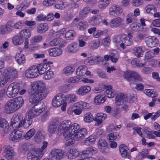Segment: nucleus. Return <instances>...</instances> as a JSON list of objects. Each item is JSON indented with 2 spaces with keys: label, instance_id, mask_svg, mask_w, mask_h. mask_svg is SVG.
<instances>
[{
  "label": "nucleus",
  "instance_id": "nucleus-1",
  "mask_svg": "<svg viewBox=\"0 0 160 160\" xmlns=\"http://www.w3.org/2000/svg\"><path fill=\"white\" fill-rule=\"evenodd\" d=\"M32 93L29 100L31 103L35 104L44 98L48 93L45 83L42 81H36L32 85Z\"/></svg>",
  "mask_w": 160,
  "mask_h": 160
},
{
  "label": "nucleus",
  "instance_id": "nucleus-2",
  "mask_svg": "<svg viewBox=\"0 0 160 160\" xmlns=\"http://www.w3.org/2000/svg\"><path fill=\"white\" fill-rule=\"evenodd\" d=\"M69 131L65 134L67 137L74 136L76 141H80L83 139L87 134V130L86 128H80V126L76 123L69 125L68 127Z\"/></svg>",
  "mask_w": 160,
  "mask_h": 160
},
{
  "label": "nucleus",
  "instance_id": "nucleus-3",
  "mask_svg": "<svg viewBox=\"0 0 160 160\" xmlns=\"http://www.w3.org/2000/svg\"><path fill=\"white\" fill-rule=\"evenodd\" d=\"M72 124L71 122L69 120H65L61 122L58 127V131L60 134H62L64 138L66 139L65 144L67 146H70L75 143L76 139H74V136L67 137L65 136L66 133L69 131L68 127Z\"/></svg>",
  "mask_w": 160,
  "mask_h": 160
},
{
  "label": "nucleus",
  "instance_id": "nucleus-4",
  "mask_svg": "<svg viewBox=\"0 0 160 160\" xmlns=\"http://www.w3.org/2000/svg\"><path fill=\"white\" fill-rule=\"evenodd\" d=\"M48 143L44 142L41 148L37 150H31L27 155L28 160H40L45 152V148H47Z\"/></svg>",
  "mask_w": 160,
  "mask_h": 160
},
{
  "label": "nucleus",
  "instance_id": "nucleus-5",
  "mask_svg": "<svg viewBox=\"0 0 160 160\" xmlns=\"http://www.w3.org/2000/svg\"><path fill=\"white\" fill-rule=\"evenodd\" d=\"M114 42L117 43H121L120 46L123 49L126 48L127 46H130L131 41L127 35L122 34L115 35L113 38Z\"/></svg>",
  "mask_w": 160,
  "mask_h": 160
},
{
  "label": "nucleus",
  "instance_id": "nucleus-6",
  "mask_svg": "<svg viewBox=\"0 0 160 160\" xmlns=\"http://www.w3.org/2000/svg\"><path fill=\"white\" fill-rule=\"evenodd\" d=\"M125 78L130 83H136L142 80V78L139 74L133 71H126L124 73Z\"/></svg>",
  "mask_w": 160,
  "mask_h": 160
},
{
  "label": "nucleus",
  "instance_id": "nucleus-7",
  "mask_svg": "<svg viewBox=\"0 0 160 160\" xmlns=\"http://www.w3.org/2000/svg\"><path fill=\"white\" fill-rule=\"evenodd\" d=\"M20 84L16 82L12 83L8 86L6 91L8 97L11 98L15 97L20 90Z\"/></svg>",
  "mask_w": 160,
  "mask_h": 160
},
{
  "label": "nucleus",
  "instance_id": "nucleus-8",
  "mask_svg": "<svg viewBox=\"0 0 160 160\" xmlns=\"http://www.w3.org/2000/svg\"><path fill=\"white\" fill-rule=\"evenodd\" d=\"M127 100V96L123 93H119L118 94L115 98V103L118 106L121 105L120 108L123 110H126L129 109V105L126 103L122 104L123 102H126Z\"/></svg>",
  "mask_w": 160,
  "mask_h": 160
},
{
  "label": "nucleus",
  "instance_id": "nucleus-9",
  "mask_svg": "<svg viewBox=\"0 0 160 160\" xmlns=\"http://www.w3.org/2000/svg\"><path fill=\"white\" fill-rule=\"evenodd\" d=\"M3 74L8 81H12L17 77L18 71L15 69L8 67L4 69Z\"/></svg>",
  "mask_w": 160,
  "mask_h": 160
},
{
  "label": "nucleus",
  "instance_id": "nucleus-10",
  "mask_svg": "<svg viewBox=\"0 0 160 160\" xmlns=\"http://www.w3.org/2000/svg\"><path fill=\"white\" fill-rule=\"evenodd\" d=\"M123 11L122 8L120 6L113 4L109 8V14L111 17L118 16L122 14Z\"/></svg>",
  "mask_w": 160,
  "mask_h": 160
},
{
  "label": "nucleus",
  "instance_id": "nucleus-11",
  "mask_svg": "<svg viewBox=\"0 0 160 160\" xmlns=\"http://www.w3.org/2000/svg\"><path fill=\"white\" fill-rule=\"evenodd\" d=\"M51 62H48L45 63H43L38 64L36 66L37 69L38 74L42 75L45 72L49 70L50 69V64H52Z\"/></svg>",
  "mask_w": 160,
  "mask_h": 160
},
{
  "label": "nucleus",
  "instance_id": "nucleus-12",
  "mask_svg": "<svg viewBox=\"0 0 160 160\" xmlns=\"http://www.w3.org/2000/svg\"><path fill=\"white\" fill-rule=\"evenodd\" d=\"M9 123L4 118H1L0 114V132L2 136L5 135L8 131Z\"/></svg>",
  "mask_w": 160,
  "mask_h": 160
},
{
  "label": "nucleus",
  "instance_id": "nucleus-13",
  "mask_svg": "<svg viewBox=\"0 0 160 160\" xmlns=\"http://www.w3.org/2000/svg\"><path fill=\"white\" fill-rule=\"evenodd\" d=\"M73 110H82L90 109L91 105L90 104L83 102H79L74 103L72 106Z\"/></svg>",
  "mask_w": 160,
  "mask_h": 160
},
{
  "label": "nucleus",
  "instance_id": "nucleus-14",
  "mask_svg": "<svg viewBox=\"0 0 160 160\" xmlns=\"http://www.w3.org/2000/svg\"><path fill=\"white\" fill-rule=\"evenodd\" d=\"M36 68V66L35 65L31 66L25 71V76L30 78H34L37 77L38 74Z\"/></svg>",
  "mask_w": 160,
  "mask_h": 160
},
{
  "label": "nucleus",
  "instance_id": "nucleus-15",
  "mask_svg": "<svg viewBox=\"0 0 160 160\" xmlns=\"http://www.w3.org/2000/svg\"><path fill=\"white\" fill-rule=\"evenodd\" d=\"M124 24V20L119 17H116L112 19L109 23L110 27L112 28H116Z\"/></svg>",
  "mask_w": 160,
  "mask_h": 160
},
{
  "label": "nucleus",
  "instance_id": "nucleus-16",
  "mask_svg": "<svg viewBox=\"0 0 160 160\" xmlns=\"http://www.w3.org/2000/svg\"><path fill=\"white\" fill-rule=\"evenodd\" d=\"M64 152L59 149H53L51 152L52 158L53 160H60L62 158Z\"/></svg>",
  "mask_w": 160,
  "mask_h": 160
},
{
  "label": "nucleus",
  "instance_id": "nucleus-17",
  "mask_svg": "<svg viewBox=\"0 0 160 160\" xmlns=\"http://www.w3.org/2000/svg\"><path fill=\"white\" fill-rule=\"evenodd\" d=\"M145 41L147 45L150 48L156 47L158 44V39L154 36H149L146 38Z\"/></svg>",
  "mask_w": 160,
  "mask_h": 160
},
{
  "label": "nucleus",
  "instance_id": "nucleus-18",
  "mask_svg": "<svg viewBox=\"0 0 160 160\" xmlns=\"http://www.w3.org/2000/svg\"><path fill=\"white\" fill-rule=\"evenodd\" d=\"M22 135V131L19 130L14 129L10 135V139L12 142H18L20 140Z\"/></svg>",
  "mask_w": 160,
  "mask_h": 160
},
{
  "label": "nucleus",
  "instance_id": "nucleus-19",
  "mask_svg": "<svg viewBox=\"0 0 160 160\" xmlns=\"http://www.w3.org/2000/svg\"><path fill=\"white\" fill-rule=\"evenodd\" d=\"M4 148L5 158L8 160L12 159L14 155L13 148L9 145H6Z\"/></svg>",
  "mask_w": 160,
  "mask_h": 160
},
{
  "label": "nucleus",
  "instance_id": "nucleus-20",
  "mask_svg": "<svg viewBox=\"0 0 160 160\" xmlns=\"http://www.w3.org/2000/svg\"><path fill=\"white\" fill-rule=\"evenodd\" d=\"M128 148L125 144H122L119 147V150L122 157L125 158H130L131 156L129 152Z\"/></svg>",
  "mask_w": 160,
  "mask_h": 160
},
{
  "label": "nucleus",
  "instance_id": "nucleus-21",
  "mask_svg": "<svg viewBox=\"0 0 160 160\" xmlns=\"http://www.w3.org/2000/svg\"><path fill=\"white\" fill-rule=\"evenodd\" d=\"M54 97H55V99L58 100L62 105V110H66V108L67 106V102H65L64 95L62 93H59L57 94Z\"/></svg>",
  "mask_w": 160,
  "mask_h": 160
},
{
  "label": "nucleus",
  "instance_id": "nucleus-22",
  "mask_svg": "<svg viewBox=\"0 0 160 160\" xmlns=\"http://www.w3.org/2000/svg\"><path fill=\"white\" fill-rule=\"evenodd\" d=\"M107 117V115L105 113H98L95 115L94 120L97 122V124L98 125L102 123Z\"/></svg>",
  "mask_w": 160,
  "mask_h": 160
},
{
  "label": "nucleus",
  "instance_id": "nucleus-23",
  "mask_svg": "<svg viewBox=\"0 0 160 160\" xmlns=\"http://www.w3.org/2000/svg\"><path fill=\"white\" fill-rule=\"evenodd\" d=\"M15 59L19 65H23L25 63L26 58L25 56L20 51L15 57Z\"/></svg>",
  "mask_w": 160,
  "mask_h": 160
},
{
  "label": "nucleus",
  "instance_id": "nucleus-24",
  "mask_svg": "<svg viewBox=\"0 0 160 160\" xmlns=\"http://www.w3.org/2000/svg\"><path fill=\"white\" fill-rule=\"evenodd\" d=\"M58 123L59 122L58 120H53L48 126V132L51 134H53L57 129Z\"/></svg>",
  "mask_w": 160,
  "mask_h": 160
},
{
  "label": "nucleus",
  "instance_id": "nucleus-25",
  "mask_svg": "<svg viewBox=\"0 0 160 160\" xmlns=\"http://www.w3.org/2000/svg\"><path fill=\"white\" fill-rule=\"evenodd\" d=\"M91 87L88 85L81 87L76 91V93L79 95H83L87 94L91 90Z\"/></svg>",
  "mask_w": 160,
  "mask_h": 160
},
{
  "label": "nucleus",
  "instance_id": "nucleus-26",
  "mask_svg": "<svg viewBox=\"0 0 160 160\" xmlns=\"http://www.w3.org/2000/svg\"><path fill=\"white\" fill-rule=\"evenodd\" d=\"M98 145L100 151L102 152H105L106 150L108 149V145L105 139H100L98 142Z\"/></svg>",
  "mask_w": 160,
  "mask_h": 160
},
{
  "label": "nucleus",
  "instance_id": "nucleus-27",
  "mask_svg": "<svg viewBox=\"0 0 160 160\" xmlns=\"http://www.w3.org/2000/svg\"><path fill=\"white\" fill-rule=\"evenodd\" d=\"M102 17L101 15H98L90 18L89 19V22L93 26L98 25L102 21Z\"/></svg>",
  "mask_w": 160,
  "mask_h": 160
},
{
  "label": "nucleus",
  "instance_id": "nucleus-28",
  "mask_svg": "<svg viewBox=\"0 0 160 160\" xmlns=\"http://www.w3.org/2000/svg\"><path fill=\"white\" fill-rule=\"evenodd\" d=\"M49 55L51 56L57 57L62 53V50L59 48H53L48 50Z\"/></svg>",
  "mask_w": 160,
  "mask_h": 160
},
{
  "label": "nucleus",
  "instance_id": "nucleus-29",
  "mask_svg": "<svg viewBox=\"0 0 160 160\" xmlns=\"http://www.w3.org/2000/svg\"><path fill=\"white\" fill-rule=\"evenodd\" d=\"M79 151L74 148L69 150L67 152V156L68 158L72 159L78 157L79 155Z\"/></svg>",
  "mask_w": 160,
  "mask_h": 160
},
{
  "label": "nucleus",
  "instance_id": "nucleus-30",
  "mask_svg": "<svg viewBox=\"0 0 160 160\" xmlns=\"http://www.w3.org/2000/svg\"><path fill=\"white\" fill-rule=\"evenodd\" d=\"M48 27L46 23H41L39 24L37 27V31L38 33L41 34L45 32L48 29Z\"/></svg>",
  "mask_w": 160,
  "mask_h": 160
},
{
  "label": "nucleus",
  "instance_id": "nucleus-31",
  "mask_svg": "<svg viewBox=\"0 0 160 160\" xmlns=\"http://www.w3.org/2000/svg\"><path fill=\"white\" fill-rule=\"evenodd\" d=\"M12 42L14 45L18 46L23 43L24 39L20 35H18L15 36L12 38Z\"/></svg>",
  "mask_w": 160,
  "mask_h": 160
},
{
  "label": "nucleus",
  "instance_id": "nucleus-32",
  "mask_svg": "<svg viewBox=\"0 0 160 160\" xmlns=\"http://www.w3.org/2000/svg\"><path fill=\"white\" fill-rule=\"evenodd\" d=\"M16 106L13 99H11L5 105V110H17Z\"/></svg>",
  "mask_w": 160,
  "mask_h": 160
},
{
  "label": "nucleus",
  "instance_id": "nucleus-33",
  "mask_svg": "<svg viewBox=\"0 0 160 160\" xmlns=\"http://www.w3.org/2000/svg\"><path fill=\"white\" fill-rule=\"evenodd\" d=\"M67 49L69 52L74 53L78 51L79 50V47L76 43L72 42L68 46Z\"/></svg>",
  "mask_w": 160,
  "mask_h": 160
},
{
  "label": "nucleus",
  "instance_id": "nucleus-34",
  "mask_svg": "<svg viewBox=\"0 0 160 160\" xmlns=\"http://www.w3.org/2000/svg\"><path fill=\"white\" fill-rule=\"evenodd\" d=\"M111 3V0H100L98 1V8L102 10L105 9Z\"/></svg>",
  "mask_w": 160,
  "mask_h": 160
},
{
  "label": "nucleus",
  "instance_id": "nucleus-35",
  "mask_svg": "<svg viewBox=\"0 0 160 160\" xmlns=\"http://www.w3.org/2000/svg\"><path fill=\"white\" fill-rule=\"evenodd\" d=\"M107 88L105 91V95L110 98L114 97L116 92L112 88V86H107Z\"/></svg>",
  "mask_w": 160,
  "mask_h": 160
},
{
  "label": "nucleus",
  "instance_id": "nucleus-36",
  "mask_svg": "<svg viewBox=\"0 0 160 160\" xmlns=\"http://www.w3.org/2000/svg\"><path fill=\"white\" fill-rule=\"evenodd\" d=\"M31 31L29 29H24L22 30L20 33V35L24 39H28L31 35Z\"/></svg>",
  "mask_w": 160,
  "mask_h": 160
},
{
  "label": "nucleus",
  "instance_id": "nucleus-37",
  "mask_svg": "<svg viewBox=\"0 0 160 160\" xmlns=\"http://www.w3.org/2000/svg\"><path fill=\"white\" fill-rule=\"evenodd\" d=\"M75 70L74 68L72 66H67L64 68L62 71L63 74L69 75L72 74Z\"/></svg>",
  "mask_w": 160,
  "mask_h": 160
},
{
  "label": "nucleus",
  "instance_id": "nucleus-38",
  "mask_svg": "<svg viewBox=\"0 0 160 160\" xmlns=\"http://www.w3.org/2000/svg\"><path fill=\"white\" fill-rule=\"evenodd\" d=\"M133 52L134 55L138 58L142 57L143 54V51L142 48L139 46L134 48L133 49Z\"/></svg>",
  "mask_w": 160,
  "mask_h": 160
},
{
  "label": "nucleus",
  "instance_id": "nucleus-39",
  "mask_svg": "<svg viewBox=\"0 0 160 160\" xmlns=\"http://www.w3.org/2000/svg\"><path fill=\"white\" fill-rule=\"evenodd\" d=\"M41 111H29L26 114V116L29 118L32 119L35 117L39 115L41 113Z\"/></svg>",
  "mask_w": 160,
  "mask_h": 160
},
{
  "label": "nucleus",
  "instance_id": "nucleus-40",
  "mask_svg": "<svg viewBox=\"0 0 160 160\" xmlns=\"http://www.w3.org/2000/svg\"><path fill=\"white\" fill-rule=\"evenodd\" d=\"M86 70V67L85 65L79 66L76 70V73L77 75L79 76H82L85 74V70Z\"/></svg>",
  "mask_w": 160,
  "mask_h": 160
},
{
  "label": "nucleus",
  "instance_id": "nucleus-41",
  "mask_svg": "<svg viewBox=\"0 0 160 160\" xmlns=\"http://www.w3.org/2000/svg\"><path fill=\"white\" fill-rule=\"evenodd\" d=\"M16 105V109H19L23 103V100L21 97H18L13 99Z\"/></svg>",
  "mask_w": 160,
  "mask_h": 160
},
{
  "label": "nucleus",
  "instance_id": "nucleus-42",
  "mask_svg": "<svg viewBox=\"0 0 160 160\" xmlns=\"http://www.w3.org/2000/svg\"><path fill=\"white\" fill-rule=\"evenodd\" d=\"M65 101L67 103H72L76 101L77 98L75 95L73 94H68L64 96Z\"/></svg>",
  "mask_w": 160,
  "mask_h": 160
},
{
  "label": "nucleus",
  "instance_id": "nucleus-43",
  "mask_svg": "<svg viewBox=\"0 0 160 160\" xmlns=\"http://www.w3.org/2000/svg\"><path fill=\"white\" fill-rule=\"evenodd\" d=\"M96 141V138L94 135H91L86 138L84 140V143L87 146L93 144Z\"/></svg>",
  "mask_w": 160,
  "mask_h": 160
},
{
  "label": "nucleus",
  "instance_id": "nucleus-44",
  "mask_svg": "<svg viewBox=\"0 0 160 160\" xmlns=\"http://www.w3.org/2000/svg\"><path fill=\"white\" fill-rule=\"evenodd\" d=\"M44 135L42 134L41 132L38 131L34 136V141L37 143H39L44 138Z\"/></svg>",
  "mask_w": 160,
  "mask_h": 160
},
{
  "label": "nucleus",
  "instance_id": "nucleus-45",
  "mask_svg": "<svg viewBox=\"0 0 160 160\" xmlns=\"http://www.w3.org/2000/svg\"><path fill=\"white\" fill-rule=\"evenodd\" d=\"M149 153V151L148 149H145L144 151L138 153L136 156V158L138 160H141L146 157Z\"/></svg>",
  "mask_w": 160,
  "mask_h": 160
},
{
  "label": "nucleus",
  "instance_id": "nucleus-46",
  "mask_svg": "<svg viewBox=\"0 0 160 160\" xmlns=\"http://www.w3.org/2000/svg\"><path fill=\"white\" fill-rule=\"evenodd\" d=\"M90 8L88 7H86L80 12L79 16L82 18H84L87 16V14L90 12Z\"/></svg>",
  "mask_w": 160,
  "mask_h": 160
},
{
  "label": "nucleus",
  "instance_id": "nucleus-47",
  "mask_svg": "<svg viewBox=\"0 0 160 160\" xmlns=\"http://www.w3.org/2000/svg\"><path fill=\"white\" fill-rule=\"evenodd\" d=\"M75 35L76 32L74 31L70 30L66 33L65 37L68 40H71L73 39Z\"/></svg>",
  "mask_w": 160,
  "mask_h": 160
},
{
  "label": "nucleus",
  "instance_id": "nucleus-48",
  "mask_svg": "<svg viewBox=\"0 0 160 160\" xmlns=\"http://www.w3.org/2000/svg\"><path fill=\"white\" fill-rule=\"evenodd\" d=\"M144 93L148 96L152 98L157 96L158 93L153 89H147L144 90Z\"/></svg>",
  "mask_w": 160,
  "mask_h": 160
},
{
  "label": "nucleus",
  "instance_id": "nucleus-49",
  "mask_svg": "<svg viewBox=\"0 0 160 160\" xmlns=\"http://www.w3.org/2000/svg\"><path fill=\"white\" fill-rule=\"evenodd\" d=\"M23 116L21 114H14L11 118V123H15V122H18L22 121Z\"/></svg>",
  "mask_w": 160,
  "mask_h": 160
},
{
  "label": "nucleus",
  "instance_id": "nucleus-50",
  "mask_svg": "<svg viewBox=\"0 0 160 160\" xmlns=\"http://www.w3.org/2000/svg\"><path fill=\"white\" fill-rule=\"evenodd\" d=\"M32 123V119L25 116L23 122H22V125L24 128H27L31 125Z\"/></svg>",
  "mask_w": 160,
  "mask_h": 160
},
{
  "label": "nucleus",
  "instance_id": "nucleus-51",
  "mask_svg": "<svg viewBox=\"0 0 160 160\" xmlns=\"http://www.w3.org/2000/svg\"><path fill=\"white\" fill-rule=\"evenodd\" d=\"M100 43V42L99 41H96L93 40L89 42L88 46L91 48L96 49L99 47Z\"/></svg>",
  "mask_w": 160,
  "mask_h": 160
},
{
  "label": "nucleus",
  "instance_id": "nucleus-52",
  "mask_svg": "<svg viewBox=\"0 0 160 160\" xmlns=\"http://www.w3.org/2000/svg\"><path fill=\"white\" fill-rule=\"evenodd\" d=\"M82 156L84 158L83 159H86L87 160H90L91 158L92 154L90 153L88 148L86 150H84L82 152Z\"/></svg>",
  "mask_w": 160,
  "mask_h": 160
},
{
  "label": "nucleus",
  "instance_id": "nucleus-53",
  "mask_svg": "<svg viewBox=\"0 0 160 160\" xmlns=\"http://www.w3.org/2000/svg\"><path fill=\"white\" fill-rule=\"evenodd\" d=\"M105 101L103 95H101L97 96L94 99V102L96 104H99L103 103Z\"/></svg>",
  "mask_w": 160,
  "mask_h": 160
},
{
  "label": "nucleus",
  "instance_id": "nucleus-54",
  "mask_svg": "<svg viewBox=\"0 0 160 160\" xmlns=\"http://www.w3.org/2000/svg\"><path fill=\"white\" fill-rule=\"evenodd\" d=\"M132 13H129L126 17V22L127 24L132 23L133 21H136L137 20Z\"/></svg>",
  "mask_w": 160,
  "mask_h": 160
},
{
  "label": "nucleus",
  "instance_id": "nucleus-55",
  "mask_svg": "<svg viewBox=\"0 0 160 160\" xmlns=\"http://www.w3.org/2000/svg\"><path fill=\"white\" fill-rule=\"evenodd\" d=\"M14 23L11 21H8L6 25L5 28L7 31L9 32H11L13 31L14 28Z\"/></svg>",
  "mask_w": 160,
  "mask_h": 160
},
{
  "label": "nucleus",
  "instance_id": "nucleus-56",
  "mask_svg": "<svg viewBox=\"0 0 160 160\" xmlns=\"http://www.w3.org/2000/svg\"><path fill=\"white\" fill-rule=\"evenodd\" d=\"M35 132V131L34 129L32 128L30 129L25 135V138L26 140H28L30 139L34 135Z\"/></svg>",
  "mask_w": 160,
  "mask_h": 160
},
{
  "label": "nucleus",
  "instance_id": "nucleus-57",
  "mask_svg": "<svg viewBox=\"0 0 160 160\" xmlns=\"http://www.w3.org/2000/svg\"><path fill=\"white\" fill-rule=\"evenodd\" d=\"M119 134L116 133H111L108 135V139L109 141H114L120 138Z\"/></svg>",
  "mask_w": 160,
  "mask_h": 160
},
{
  "label": "nucleus",
  "instance_id": "nucleus-58",
  "mask_svg": "<svg viewBox=\"0 0 160 160\" xmlns=\"http://www.w3.org/2000/svg\"><path fill=\"white\" fill-rule=\"evenodd\" d=\"M94 119L92 114L89 113H86L84 117V121L87 122H89L93 120H94Z\"/></svg>",
  "mask_w": 160,
  "mask_h": 160
},
{
  "label": "nucleus",
  "instance_id": "nucleus-59",
  "mask_svg": "<svg viewBox=\"0 0 160 160\" xmlns=\"http://www.w3.org/2000/svg\"><path fill=\"white\" fill-rule=\"evenodd\" d=\"M47 109V108H46V106L45 104L43 103H42V105H41V103L37 105L36 104L34 105L32 108L30 109V110H45V109Z\"/></svg>",
  "mask_w": 160,
  "mask_h": 160
},
{
  "label": "nucleus",
  "instance_id": "nucleus-60",
  "mask_svg": "<svg viewBox=\"0 0 160 160\" xmlns=\"http://www.w3.org/2000/svg\"><path fill=\"white\" fill-rule=\"evenodd\" d=\"M78 28L81 30H84L88 27L87 23L84 21L80 22L78 24Z\"/></svg>",
  "mask_w": 160,
  "mask_h": 160
},
{
  "label": "nucleus",
  "instance_id": "nucleus-61",
  "mask_svg": "<svg viewBox=\"0 0 160 160\" xmlns=\"http://www.w3.org/2000/svg\"><path fill=\"white\" fill-rule=\"evenodd\" d=\"M41 118L42 121L44 122L46 121L49 118L50 115L49 111H42Z\"/></svg>",
  "mask_w": 160,
  "mask_h": 160
},
{
  "label": "nucleus",
  "instance_id": "nucleus-62",
  "mask_svg": "<svg viewBox=\"0 0 160 160\" xmlns=\"http://www.w3.org/2000/svg\"><path fill=\"white\" fill-rule=\"evenodd\" d=\"M111 39L109 37L107 36L104 38L102 42V44L106 47H108L110 44Z\"/></svg>",
  "mask_w": 160,
  "mask_h": 160
},
{
  "label": "nucleus",
  "instance_id": "nucleus-63",
  "mask_svg": "<svg viewBox=\"0 0 160 160\" xmlns=\"http://www.w3.org/2000/svg\"><path fill=\"white\" fill-rule=\"evenodd\" d=\"M95 59L92 57L88 58L84 61L85 64L87 65H92L95 63Z\"/></svg>",
  "mask_w": 160,
  "mask_h": 160
},
{
  "label": "nucleus",
  "instance_id": "nucleus-64",
  "mask_svg": "<svg viewBox=\"0 0 160 160\" xmlns=\"http://www.w3.org/2000/svg\"><path fill=\"white\" fill-rule=\"evenodd\" d=\"M62 17L64 20L66 21H69L72 18V16L71 14L65 12H63Z\"/></svg>",
  "mask_w": 160,
  "mask_h": 160
}]
</instances>
